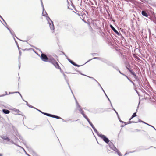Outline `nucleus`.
Listing matches in <instances>:
<instances>
[{
    "instance_id": "nucleus-1",
    "label": "nucleus",
    "mask_w": 156,
    "mask_h": 156,
    "mask_svg": "<svg viewBox=\"0 0 156 156\" xmlns=\"http://www.w3.org/2000/svg\"><path fill=\"white\" fill-rule=\"evenodd\" d=\"M93 59H96L100 60L102 62L105 63L106 64H107L108 62V60L104 58H101L100 57H94L91 59H89L85 64H84V65L87 63L88 62H90V61H91Z\"/></svg>"
},
{
    "instance_id": "nucleus-2",
    "label": "nucleus",
    "mask_w": 156,
    "mask_h": 156,
    "mask_svg": "<svg viewBox=\"0 0 156 156\" xmlns=\"http://www.w3.org/2000/svg\"><path fill=\"white\" fill-rule=\"evenodd\" d=\"M41 53V56H40L41 60L45 62H48V59L47 55L44 53H42L41 50H40Z\"/></svg>"
},
{
    "instance_id": "nucleus-3",
    "label": "nucleus",
    "mask_w": 156,
    "mask_h": 156,
    "mask_svg": "<svg viewBox=\"0 0 156 156\" xmlns=\"http://www.w3.org/2000/svg\"><path fill=\"white\" fill-rule=\"evenodd\" d=\"M99 137H100L105 142L108 144L110 142L108 138L103 134L99 135Z\"/></svg>"
},
{
    "instance_id": "nucleus-4",
    "label": "nucleus",
    "mask_w": 156,
    "mask_h": 156,
    "mask_svg": "<svg viewBox=\"0 0 156 156\" xmlns=\"http://www.w3.org/2000/svg\"><path fill=\"white\" fill-rule=\"evenodd\" d=\"M88 122L89 123V124L90 125V126H91V127L94 130V131L97 134V135L99 137V135H101V134L100 133H99L96 129L95 127L94 126L92 122L90 121V120Z\"/></svg>"
},
{
    "instance_id": "nucleus-5",
    "label": "nucleus",
    "mask_w": 156,
    "mask_h": 156,
    "mask_svg": "<svg viewBox=\"0 0 156 156\" xmlns=\"http://www.w3.org/2000/svg\"><path fill=\"white\" fill-rule=\"evenodd\" d=\"M16 135L19 137V139H20L21 140L24 142L25 141L24 139H23V137L19 133L18 131H17L16 133ZM23 143L24 145L27 148H28V146L27 145L26 143V142H23Z\"/></svg>"
},
{
    "instance_id": "nucleus-6",
    "label": "nucleus",
    "mask_w": 156,
    "mask_h": 156,
    "mask_svg": "<svg viewBox=\"0 0 156 156\" xmlns=\"http://www.w3.org/2000/svg\"><path fill=\"white\" fill-rule=\"evenodd\" d=\"M78 110L80 112L81 114L83 115V117L87 120V121L88 122L90 120L88 118L87 116L84 114V111L83 110L82 108H78Z\"/></svg>"
},
{
    "instance_id": "nucleus-7",
    "label": "nucleus",
    "mask_w": 156,
    "mask_h": 156,
    "mask_svg": "<svg viewBox=\"0 0 156 156\" xmlns=\"http://www.w3.org/2000/svg\"><path fill=\"white\" fill-rule=\"evenodd\" d=\"M51 63L56 68L60 69V72H61V69L59 66L58 63L56 62L55 59Z\"/></svg>"
},
{
    "instance_id": "nucleus-8",
    "label": "nucleus",
    "mask_w": 156,
    "mask_h": 156,
    "mask_svg": "<svg viewBox=\"0 0 156 156\" xmlns=\"http://www.w3.org/2000/svg\"><path fill=\"white\" fill-rule=\"evenodd\" d=\"M108 66H112L114 69L118 71L119 69L118 67L115 66L113 63L109 61H108L107 64Z\"/></svg>"
},
{
    "instance_id": "nucleus-9",
    "label": "nucleus",
    "mask_w": 156,
    "mask_h": 156,
    "mask_svg": "<svg viewBox=\"0 0 156 156\" xmlns=\"http://www.w3.org/2000/svg\"><path fill=\"white\" fill-rule=\"evenodd\" d=\"M45 14H44L43 12H42V16L46 17V20H47L48 23H50L49 21H50L51 22H53L50 18L49 16H48V14L47 13L46 11H45Z\"/></svg>"
},
{
    "instance_id": "nucleus-10",
    "label": "nucleus",
    "mask_w": 156,
    "mask_h": 156,
    "mask_svg": "<svg viewBox=\"0 0 156 156\" xmlns=\"http://www.w3.org/2000/svg\"><path fill=\"white\" fill-rule=\"evenodd\" d=\"M50 117H52L53 118H55L56 119H61L63 122H66V121L64 119H63L60 116H57V115H55L51 114Z\"/></svg>"
},
{
    "instance_id": "nucleus-11",
    "label": "nucleus",
    "mask_w": 156,
    "mask_h": 156,
    "mask_svg": "<svg viewBox=\"0 0 156 156\" xmlns=\"http://www.w3.org/2000/svg\"><path fill=\"white\" fill-rule=\"evenodd\" d=\"M110 27L112 30L118 35L120 36L121 35L120 33H119L112 25H110Z\"/></svg>"
},
{
    "instance_id": "nucleus-12",
    "label": "nucleus",
    "mask_w": 156,
    "mask_h": 156,
    "mask_svg": "<svg viewBox=\"0 0 156 156\" xmlns=\"http://www.w3.org/2000/svg\"><path fill=\"white\" fill-rule=\"evenodd\" d=\"M47 55V56L48 62L51 63L55 60V59L51 55L49 54H48Z\"/></svg>"
},
{
    "instance_id": "nucleus-13",
    "label": "nucleus",
    "mask_w": 156,
    "mask_h": 156,
    "mask_svg": "<svg viewBox=\"0 0 156 156\" xmlns=\"http://www.w3.org/2000/svg\"><path fill=\"white\" fill-rule=\"evenodd\" d=\"M0 137L3 140L6 141H9L10 140V138L7 136H5V135H2L1 136H0Z\"/></svg>"
},
{
    "instance_id": "nucleus-14",
    "label": "nucleus",
    "mask_w": 156,
    "mask_h": 156,
    "mask_svg": "<svg viewBox=\"0 0 156 156\" xmlns=\"http://www.w3.org/2000/svg\"><path fill=\"white\" fill-rule=\"evenodd\" d=\"M34 109L37 110V111H39V112H40V113H41V114H43V115H44L47 116H48V117H50V116L51 115V114H50V113H46V112H43L42 111H41V110L39 109H37V108H34Z\"/></svg>"
},
{
    "instance_id": "nucleus-15",
    "label": "nucleus",
    "mask_w": 156,
    "mask_h": 156,
    "mask_svg": "<svg viewBox=\"0 0 156 156\" xmlns=\"http://www.w3.org/2000/svg\"><path fill=\"white\" fill-rule=\"evenodd\" d=\"M98 85L101 88V89L102 90L103 92V93H104V94H105L106 97L107 98V99H108V101H109L110 103H111V101H110V99H109V98H108V96L107 95V94H106L105 92V90L103 89V88L102 87H101V85L99 83H98Z\"/></svg>"
},
{
    "instance_id": "nucleus-16",
    "label": "nucleus",
    "mask_w": 156,
    "mask_h": 156,
    "mask_svg": "<svg viewBox=\"0 0 156 156\" xmlns=\"http://www.w3.org/2000/svg\"><path fill=\"white\" fill-rule=\"evenodd\" d=\"M142 15L146 17H148L149 15L148 13L145 10H142L141 12Z\"/></svg>"
},
{
    "instance_id": "nucleus-17",
    "label": "nucleus",
    "mask_w": 156,
    "mask_h": 156,
    "mask_svg": "<svg viewBox=\"0 0 156 156\" xmlns=\"http://www.w3.org/2000/svg\"><path fill=\"white\" fill-rule=\"evenodd\" d=\"M129 72L133 76L135 79H138V76L136 75L135 72L134 71H133L132 69H131L130 70H129Z\"/></svg>"
},
{
    "instance_id": "nucleus-18",
    "label": "nucleus",
    "mask_w": 156,
    "mask_h": 156,
    "mask_svg": "<svg viewBox=\"0 0 156 156\" xmlns=\"http://www.w3.org/2000/svg\"><path fill=\"white\" fill-rule=\"evenodd\" d=\"M51 23H48L50 27L51 30H55V28L53 24V22H52Z\"/></svg>"
},
{
    "instance_id": "nucleus-19",
    "label": "nucleus",
    "mask_w": 156,
    "mask_h": 156,
    "mask_svg": "<svg viewBox=\"0 0 156 156\" xmlns=\"http://www.w3.org/2000/svg\"><path fill=\"white\" fill-rule=\"evenodd\" d=\"M2 111L5 114H9L10 112V111L9 110L6 109H3Z\"/></svg>"
},
{
    "instance_id": "nucleus-20",
    "label": "nucleus",
    "mask_w": 156,
    "mask_h": 156,
    "mask_svg": "<svg viewBox=\"0 0 156 156\" xmlns=\"http://www.w3.org/2000/svg\"><path fill=\"white\" fill-rule=\"evenodd\" d=\"M130 66V65L128 62H126V69L129 71L131 69L129 68V67Z\"/></svg>"
},
{
    "instance_id": "nucleus-21",
    "label": "nucleus",
    "mask_w": 156,
    "mask_h": 156,
    "mask_svg": "<svg viewBox=\"0 0 156 156\" xmlns=\"http://www.w3.org/2000/svg\"><path fill=\"white\" fill-rule=\"evenodd\" d=\"M63 74L64 77V78H65V80H66V81L67 82V83L69 87L70 90H71V88L70 87V86L68 82V81L66 79V77L67 76H66L64 73H63Z\"/></svg>"
},
{
    "instance_id": "nucleus-22",
    "label": "nucleus",
    "mask_w": 156,
    "mask_h": 156,
    "mask_svg": "<svg viewBox=\"0 0 156 156\" xmlns=\"http://www.w3.org/2000/svg\"><path fill=\"white\" fill-rule=\"evenodd\" d=\"M117 117L118 118V120L121 123H124L125 124V125H126L128 124V123H127L126 122L122 121L120 119V117L119 116H118V117Z\"/></svg>"
},
{
    "instance_id": "nucleus-23",
    "label": "nucleus",
    "mask_w": 156,
    "mask_h": 156,
    "mask_svg": "<svg viewBox=\"0 0 156 156\" xmlns=\"http://www.w3.org/2000/svg\"><path fill=\"white\" fill-rule=\"evenodd\" d=\"M67 60L70 63L72 64L73 65L75 66L76 63L75 62H74L73 61L69 59V58H68V59H67Z\"/></svg>"
},
{
    "instance_id": "nucleus-24",
    "label": "nucleus",
    "mask_w": 156,
    "mask_h": 156,
    "mask_svg": "<svg viewBox=\"0 0 156 156\" xmlns=\"http://www.w3.org/2000/svg\"><path fill=\"white\" fill-rule=\"evenodd\" d=\"M140 101H139V104H138V106H139V104H140ZM138 106L137 107V109H138ZM137 109H136V112H134L132 115L133 117L134 118L136 116H137V115H136V113L137 112Z\"/></svg>"
},
{
    "instance_id": "nucleus-25",
    "label": "nucleus",
    "mask_w": 156,
    "mask_h": 156,
    "mask_svg": "<svg viewBox=\"0 0 156 156\" xmlns=\"http://www.w3.org/2000/svg\"><path fill=\"white\" fill-rule=\"evenodd\" d=\"M141 122V123H143L144 124H145L147 125H148V126H149V125H150L149 124L144 122V121L141 120L140 119H138V121L137 122Z\"/></svg>"
},
{
    "instance_id": "nucleus-26",
    "label": "nucleus",
    "mask_w": 156,
    "mask_h": 156,
    "mask_svg": "<svg viewBox=\"0 0 156 156\" xmlns=\"http://www.w3.org/2000/svg\"><path fill=\"white\" fill-rule=\"evenodd\" d=\"M108 144L110 148L111 149L115 146L113 143L110 141Z\"/></svg>"
},
{
    "instance_id": "nucleus-27",
    "label": "nucleus",
    "mask_w": 156,
    "mask_h": 156,
    "mask_svg": "<svg viewBox=\"0 0 156 156\" xmlns=\"http://www.w3.org/2000/svg\"><path fill=\"white\" fill-rule=\"evenodd\" d=\"M136 80L137 81L138 83V84H139V86L140 87H141V84L142 83H141V82L140 81V80L138 78V79H136Z\"/></svg>"
},
{
    "instance_id": "nucleus-28",
    "label": "nucleus",
    "mask_w": 156,
    "mask_h": 156,
    "mask_svg": "<svg viewBox=\"0 0 156 156\" xmlns=\"http://www.w3.org/2000/svg\"><path fill=\"white\" fill-rule=\"evenodd\" d=\"M41 6H42V9H43L42 12H43V13H44V11H45V9H44V5L43 4L42 1H41Z\"/></svg>"
},
{
    "instance_id": "nucleus-29",
    "label": "nucleus",
    "mask_w": 156,
    "mask_h": 156,
    "mask_svg": "<svg viewBox=\"0 0 156 156\" xmlns=\"http://www.w3.org/2000/svg\"><path fill=\"white\" fill-rule=\"evenodd\" d=\"M112 149L114 151H115L116 152L119 151V150L116 148V147L114 146L112 148Z\"/></svg>"
},
{
    "instance_id": "nucleus-30",
    "label": "nucleus",
    "mask_w": 156,
    "mask_h": 156,
    "mask_svg": "<svg viewBox=\"0 0 156 156\" xmlns=\"http://www.w3.org/2000/svg\"><path fill=\"white\" fill-rule=\"evenodd\" d=\"M87 76V77L89 78H90V79H92L93 80H94L95 81H96L98 83H98H99L93 77L89 76Z\"/></svg>"
},
{
    "instance_id": "nucleus-31",
    "label": "nucleus",
    "mask_w": 156,
    "mask_h": 156,
    "mask_svg": "<svg viewBox=\"0 0 156 156\" xmlns=\"http://www.w3.org/2000/svg\"><path fill=\"white\" fill-rule=\"evenodd\" d=\"M4 26L6 28L9 30L11 34H12L13 33L12 30L10 29V28L8 27L7 26H5L4 25Z\"/></svg>"
},
{
    "instance_id": "nucleus-32",
    "label": "nucleus",
    "mask_w": 156,
    "mask_h": 156,
    "mask_svg": "<svg viewBox=\"0 0 156 156\" xmlns=\"http://www.w3.org/2000/svg\"><path fill=\"white\" fill-rule=\"evenodd\" d=\"M76 71H77V72H78L79 73H80V74L81 75H83V76H87V75L82 73H81V72L79 70H76Z\"/></svg>"
},
{
    "instance_id": "nucleus-33",
    "label": "nucleus",
    "mask_w": 156,
    "mask_h": 156,
    "mask_svg": "<svg viewBox=\"0 0 156 156\" xmlns=\"http://www.w3.org/2000/svg\"><path fill=\"white\" fill-rule=\"evenodd\" d=\"M152 98L153 99L156 100V96L154 95H151Z\"/></svg>"
},
{
    "instance_id": "nucleus-34",
    "label": "nucleus",
    "mask_w": 156,
    "mask_h": 156,
    "mask_svg": "<svg viewBox=\"0 0 156 156\" xmlns=\"http://www.w3.org/2000/svg\"><path fill=\"white\" fill-rule=\"evenodd\" d=\"M112 110L115 111V113L116 114L117 117L119 116L118 112L116 111V110L114 108H113L112 109Z\"/></svg>"
},
{
    "instance_id": "nucleus-35",
    "label": "nucleus",
    "mask_w": 156,
    "mask_h": 156,
    "mask_svg": "<svg viewBox=\"0 0 156 156\" xmlns=\"http://www.w3.org/2000/svg\"><path fill=\"white\" fill-rule=\"evenodd\" d=\"M16 145V146H17V147H20V148H21L23 150V151H24L25 150L22 147H21V146H20V145H19L18 144H16V145Z\"/></svg>"
},
{
    "instance_id": "nucleus-36",
    "label": "nucleus",
    "mask_w": 156,
    "mask_h": 156,
    "mask_svg": "<svg viewBox=\"0 0 156 156\" xmlns=\"http://www.w3.org/2000/svg\"><path fill=\"white\" fill-rule=\"evenodd\" d=\"M120 30L122 33H124L125 34H126V32L125 31V30L124 29L120 28Z\"/></svg>"
},
{
    "instance_id": "nucleus-37",
    "label": "nucleus",
    "mask_w": 156,
    "mask_h": 156,
    "mask_svg": "<svg viewBox=\"0 0 156 156\" xmlns=\"http://www.w3.org/2000/svg\"><path fill=\"white\" fill-rule=\"evenodd\" d=\"M14 93H18L20 94V93L19 91H15L14 92H9V94H14Z\"/></svg>"
},
{
    "instance_id": "nucleus-38",
    "label": "nucleus",
    "mask_w": 156,
    "mask_h": 156,
    "mask_svg": "<svg viewBox=\"0 0 156 156\" xmlns=\"http://www.w3.org/2000/svg\"><path fill=\"white\" fill-rule=\"evenodd\" d=\"M117 154L119 156H122V154L121 153V152L119 151H117Z\"/></svg>"
},
{
    "instance_id": "nucleus-39",
    "label": "nucleus",
    "mask_w": 156,
    "mask_h": 156,
    "mask_svg": "<svg viewBox=\"0 0 156 156\" xmlns=\"http://www.w3.org/2000/svg\"><path fill=\"white\" fill-rule=\"evenodd\" d=\"M19 59H20V57L21 55V51L20 50H19Z\"/></svg>"
},
{
    "instance_id": "nucleus-40",
    "label": "nucleus",
    "mask_w": 156,
    "mask_h": 156,
    "mask_svg": "<svg viewBox=\"0 0 156 156\" xmlns=\"http://www.w3.org/2000/svg\"><path fill=\"white\" fill-rule=\"evenodd\" d=\"M138 122H135L134 121H129V122H126L127 123H128L129 124H130V123H137Z\"/></svg>"
},
{
    "instance_id": "nucleus-41",
    "label": "nucleus",
    "mask_w": 156,
    "mask_h": 156,
    "mask_svg": "<svg viewBox=\"0 0 156 156\" xmlns=\"http://www.w3.org/2000/svg\"><path fill=\"white\" fill-rule=\"evenodd\" d=\"M9 141L12 144H13L14 145H16V143H15L12 140H11L10 139V140Z\"/></svg>"
},
{
    "instance_id": "nucleus-42",
    "label": "nucleus",
    "mask_w": 156,
    "mask_h": 156,
    "mask_svg": "<svg viewBox=\"0 0 156 156\" xmlns=\"http://www.w3.org/2000/svg\"><path fill=\"white\" fill-rule=\"evenodd\" d=\"M15 112H16V113H19V112H21V113H22L19 109H15Z\"/></svg>"
},
{
    "instance_id": "nucleus-43",
    "label": "nucleus",
    "mask_w": 156,
    "mask_h": 156,
    "mask_svg": "<svg viewBox=\"0 0 156 156\" xmlns=\"http://www.w3.org/2000/svg\"><path fill=\"white\" fill-rule=\"evenodd\" d=\"M61 52L62 53V54L64 55L66 57V58L67 59H68V58H69L67 56V55H66V54H65V53L63 51H61Z\"/></svg>"
},
{
    "instance_id": "nucleus-44",
    "label": "nucleus",
    "mask_w": 156,
    "mask_h": 156,
    "mask_svg": "<svg viewBox=\"0 0 156 156\" xmlns=\"http://www.w3.org/2000/svg\"><path fill=\"white\" fill-rule=\"evenodd\" d=\"M14 136V140H18L19 141H20L19 139L17 137H16L15 136Z\"/></svg>"
},
{
    "instance_id": "nucleus-45",
    "label": "nucleus",
    "mask_w": 156,
    "mask_h": 156,
    "mask_svg": "<svg viewBox=\"0 0 156 156\" xmlns=\"http://www.w3.org/2000/svg\"><path fill=\"white\" fill-rule=\"evenodd\" d=\"M33 156H38L37 154L34 151H33Z\"/></svg>"
},
{
    "instance_id": "nucleus-46",
    "label": "nucleus",
    "mask_w": 156,
    "mask_h": 156,
    "mask_svg": "<svg viewBox=\"0 0 156 156\" xmlns=\"http://www.w3.org/2000/svg\"><path fill=\"white\" fill-rule=\"evenodd\" d=\"M71 90V92H72V94L73 95V96H74V99H75V101H76V104H77V103H78V102H77V100L75 98V97H74V94H73V92H72V90Z\"/></svg>"
},
{
    "instance_id": "nucleus-47",
    "label": "nucleus",
    "mask_w": 156,
    "mask_h": 156,
    "mask_svg": "<svg viewBox=\"0 0 156 156\" xmlns=\"http://www.w3.org/2000/svg\"><path fill=\"white\" fill-rule=\"evenodd\" d=\"M76 106L77 108H81V106L79 105L78 103H77V104H76Z\"/></svg>"
},
{
    "instance_id": "nucleus-48",
    "label": "nucleus",
    "mask_w": 156,
    "mask_h": 156,
    "mask_svg": "<svg viewBox=\"0 0 156 156\" xmlns=\"http://www.w3.org/2000/svg\"><path fill=\"white\" fill-rule=\"evenodd\" d=\"M134 90H135V91L136 92V93H137V94H138V95L139 96H140V94H139V92L137 90H136V88H134Z\"/></svg>"
},
{
    "instance_id": "nucleus-49",
    "label": "nucleus",
    "mask_w": 156,
    "mask_h": 156,
    "mask_svg": "<svg viewBox=\"0 0 156 156\" xmlns=\"http://www.w3.org/2000/svg\"><path fill=\"white\" fill-rule=\"evenodd\" d=\"M29 107L33 108H35V107L29 104L28 106Z\"/></svg>"
},
{
    "instance_id": "nucleus-50",
    "label": "nucleus",
    "mask_w": 156,
    "mask_h": 156,
    "mask_svg": "<svg viewBox=\"0 0 156 156\" xmlns=\"http://www.w3.org/2000/svg\"><path fill=\"white\" fill-rule=\"evenodd\" d=\"M29 45H30V46H31V47H33V48H35L36 49H38L39 51L40 50V49L37 48H36L33 45H30V44H29Z\"/></svg>"
},
{
    "instance_id": "nucleus-51",
    "label": "nucleus",
    "mask_w": 156,
    "mask_h": 156,
    "mask_svg": "<svg viewBox=\"0 0 156 156\" xmlns=\"http://www.w3.org/2000/svg\"><path fill=\"white\" fill-rule=\"evenodd\" d=\"M25 154L26 155H27V156H31V155H30L29 154H28L27 152L25 150L24 151Z\"/></svg>"
},
{
    "instance_id": "nucleus-52",
    "label": "nucleus",
    "mask_w": 156,
    "mask_h": 156,
    "mask_svg": "<svg viewBox=\"0 0 156 156\" xmlns=\"http://www.w3.org/2000/svg\"><path fill=\"white\" fill-rule=\"evenodd\" d=\"M82 65H78L76 63L75 65V66H76L78 67H80V66H82Z\"/></svg>"
},
{
    "instance_id": "nucleus-53",
    "label": "nucleus",
    "mask_w": 156,
    "mask_h": 156,
    "mask_svg": "<svg viewBox=\"0 0 156 156\" xmlns=\"http://www.w3.org/2000/svg\"><path fill=\"white\" fill-rule=\"evenodd\" d=\"M92 55L93 56H94L95 55H96L97 56H99V55L98 53H94L92 54Z\"/></svg>"
},
{
    "instance_id": "nucleus-54",
    "label": "nucleus",
    "mask_w": 156,
    "mask_h": 156,
    "mask_svg": "<svg viewBox=\"0 0 156 156\" xmlns=\"http://www.w3.org/2000/svg\"><path fill=\"white\" fill-rule=\"evenodd\" d=\"M149 126H150L153 128L154 129V130H155L156 131V129L155 128V127L154 126H153L151 125L150 124Z\"/></svg>"
},
{
    "instance_id": "nucleus-55",
    "label": "nucleus",
    "mask_w": 156,
    "mask_h": 156,
    "mask_svg": "<svg viewBox=\"0 0 156 156\" xmlns=\"http://www.w3.org/2000/svg\"><path fill=\"white\" fill-rule=\"evenodd\" d=\"M127 78L128 79V80L130 82H131L132 83H133V81L131 80L128 77H127Z\"/></svg>"
},
{
    "instance_id": "nucleus-56",
    "label": "nucleus",
    "mask_w": 156,
    "mask_h": 156,
    "mask_svg": "<svg viewBox=\"0 0 156 156\" xmlns=\"http://www.w3.org/2000/svg\"><path fill=\"white\" fill-rule=\"evenodd\" d=\"M78 120H72V119H68L67 121H71V122H74V121H77Z\"/></svg>"
},
{
    "instance_id": "nucleus-57",
    "label": "nucleus",
    "mask_w": 156,
    "mask_h": 156,
    "mask_svg": "<svg viewBox=\"0 0 156 156\" xmlns=\"http://www.w3.org/2000/svg\"><path fill=\"white\" fill-rule=\"evenodd\" d=\"M20 40V41H22V42H27V43L28 44H29L28 43V42L27 41H26V40Z\"/></svg>"
},
{
    "instance_id": "nucleus-58",
    "label": "nucleus",
    "mask_w": 156,
    "mask_h": 156,
    "mask_svg": "<svg viewBox=\"0 0 156 156\" xmlns=\"http://www.w3.org/2000/svg\"><path fill=\"white\" fill-rule=\"evenodd\" d=\"M9 109L10 110H12V111H15V109H16V108H9Z\"/></svg>"
},
{
    "instance_id": "nucleus-59",
    "label": "nucleus",
    "mask_w": 156,
    "mask_h": 156,
    "mask_svg": "<svg viewBox=\"0 0 156 156\" xmlns=\"http://www.w3.org/2000/svg\"><path fill=\"white\" fill-rule=\"evenodd\" d=\"M11 34L12 35L13 37H15V36H16V35H15V34L14 32L13 33H12V34Z\"/></svg>"
},
{
    "instance_id": "nucleus-60",
    "label": "nucleus",
    "mask_w": 156,
    "mask_h": 156,
    "mask_svg": "<svg viewBox=\"0 0 156 156\" xmlns=\"http://www.w3.org/2000/svg\"><path fill=\"white\" fill-rule=\"evenodd\" d=\"M121 74H122V75L125 76L126 78H127V77H128V76L126 75L125 74H124L123 73H122Z\"/></svg>"
},
{
    "instance_id": "nucleus-61",
    "label": "nucleus",
    "mask_w": 156,
    "mask_h": 156,
    "mask_svg": "<svg viewBox=\"0 0 156 156\" xmlns=\"http://www.w3.org/2000/svg\"><path fill=\"white\" fill-rule=\"evenodd\" d=\"M132 84L134 86V89L136 88L135 87H136V85L135 83L134 82H133V83Z\"/></svg>"
},
{
    "instance_id": "nucleus-62",
    "label": "nucleus",
    "mask_w": 156,
    "mask_h": 156,
    "mask_svg": "<svg viewBox=\"0 0 156 156\" xmlns=\"http://www.w3.org/2000/svg\"><path fill=\"white\" fill-rule=\"evenodd\" d=\"M140 131H141L140 130V129H136L135 130V131H136V132H140Z\"/></svg>"
},
{
    "instance_id": "nucleus-63",
    "label": "nucleus",
    "mask_w": 156,
    "mask_h": 156,
    "mask_svg": "<svg viewBox=\"0 0 156 156\" xmlns=\"http://www.w3.org/2000/svg\"><path fill=\"white\" fill-rule=\"evenodd\" d=\"M153 21L156 24V19L153 20Z\"/></svg>"
},
{
    "instance_id": "nucleus-64",
    "label": "nucleus",
    "mask_w": 156,
    "mask_h": 156,
    "mask_svg": "<svg viewBox=\"0 0 156 156\" xmlns=\"http://www.w3.org/2000/svg\"><path fill=\"white\" fill-rule=\"evenodd\" d=\"M71 6L73 8H75V5L73 4V3H72L71 4Z\"/></svg>"
}]
</instances>
